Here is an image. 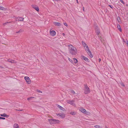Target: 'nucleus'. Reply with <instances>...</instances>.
Masks as SVG:
<instances>
[{"instance_id": "obj_39", "label": "nucleus", "mask_w": 128, "mask_h": 128, "mask_svg": "<svg viewBox=\"0 0 128 128\" xmlns=\"http://www.w3.org/2000/svg\"><path fill=\"white\" fill-rule=\"evenodd\" d=\"M125 42H126V43L127 44H128V41L127 40H126V41Z\"/></svg>"}, {"instance_id": "obj_45", "label": "nucleus", "mask_w": 128, "mask_h": 128, "mask_svg": "<svg viewBox=\"0 0 128 128\" xmlns=\"http://www.w3.org/2000/svg\"><path fill=\"white\" fill-rule=\"evenodd\" d=\"M76 0L77 1V0Z\"/></svg>"}, {"instance_id": "obj_6", "label": "nucleus", "mask_w": 128, "mask_h": 128, "mask_svg": "<svg viewBox=\"0 0 128 128\" xmlns=\"http://www.w3.org/2000/svg\"><path fill=\"white\" fill-rule=\"evenodd\" d=\"M24 79L28 83H30V79L29 77L28 76H25L24 77Z\"/></svg>"}, {"instance_id": "obj_41", "label": "nucleus", "mask_w": 128, "mask_h": 128, "mask_svg": "<svg viewBox=\"0 0 128 128\" xmlns=\"http://www.w3.org/2000/svg\"><path fill=\"white\" fill-rule=\"evenodd\" d=\"M101 59H100V58H99V62H100V61H101Z\"/></svg>"}, {"instance_id": "obj_40", "label": "nucleus", "mask_w": 128, "mask_h": 128, "mask_svg": "<svg viewBox=\"0 0 128 128\" xmlns=\"http://www.w3.org/2000/svg\"><path fill=\"white\" fill-rule=\"evenodd\" d=\"M99 39H100V40H101V41L102 42V40H101V39H102V37H100V38H99Z\"/></svg>"}, {"instance_id": "obj_23", "label": "nucleus", "mask_w": 128, "mask_h": 128, "mask_svg": "<svg viewBox=\"0 0 128 128\" xmlns=\"http://www.w3.org/2000/svg\"><path fill=\"white\" fill-rule=\"evenodd\" d=\"M0 115L1 116H3V117H6V115L5 114H1Z\"/></svg>"}, {"instance_id": "obj_27", "label": "nucleus", "mask_w": 128, "mask_h": 128, "mask_svg": "<svg viewBox=\"0 0 128 128\" xmlns=\"http://www.w3.org/2000/svg\"><path fill=\"white\" fill-rule=\"evenodd\" d=\"M87 115H88L89 114H90V113L88 112H86H86H85V113Z\"/></svg>"}, {"instance_id": "obj_36", "label": "nucleus", "mask_w": 128, "mask_h": 128, "mask_svg": "<svg viewBox=\"0 0 128 128\" xmlns=\"http://www.w3.org/2000/svg\"><path fill=\"white\" fill-rule=\"evenodd\" d=\"M120 1L123 4H124V2L122 0H120Z\"/></svg>"}, {"instance_id": "obj_16", "label": "nucleus", "mask_w": 128, "mask_h": 128, "mask_svg": "<svg viewBox=\"0 0 128 128\" xmlns=\"http://www.w3.org/2000/svg\"><path fill=\"white\" fill-rule=\"evenodd\" d=\"M58 115L62 118H64V116L63 114H58Z\"/></svg>"}, {"instance_id": "obj_10", "label": "nucleus", "mask_w": 128, "mask_h": 128, "mask_svg": "<svg viewBox=\"0 0 128 128\" xmlns=\"http://www.w3.org/2000/svg\"><path fill=\"white\" fill-rule=\"evenodd\" d=\"M82 57L83 59V60H84L88 62L89 61V60L87 58H86L84 56H82Z\"/></svg>"}, {"instance_id": "obj_17", "label": "nucleus", "mask_w": 128, "mask_h": 128, "mask_svg": "<svg viewBox=\"0 0 128 128\" xmlns=\"http://www.w3.org/2000/svg\"><path fill=\"white\" fill-rule=\"evenodd\" d=\"M58 107L60 110H64V108H62L61 106L58 105Z\"/></svg>"}, {"instance_id": "obj_34", "label": "nucleus", "mask_w": 128, "mask_h": 128, "mask_svg": "<svg viewBox=\"0 0 128 128\" xmlns=\"http://www.w3.org/2000/svg\"><path fill=\"white\" fill-rule=\"evenodd\" d=\"M37 92H39V93L40 92L41 93H42V92L39 90H37Z\"/></svg>"}, {"instance_id": "obj_43", "label": "nucleus", "mask_w": 128, "mask_h": 128, "mask_svg": "<svg viewBox=\"0 0 128 128\" xmlns=\"http://www.w3.org/2000/svg\"><path fill=\"white\" fill-rule=\"evenodd\" d=\"M106 128H108L107 127H106Z\"/></svg>"}, {"instance_id": "obj_1", "label": "nucleus", "mask_w": 128, "mask_h": 128, "mask_svg": "<svg viewBox=\"0 0 128 128\" xmlns=\"http://www.w3.org/2000/svg\"><path fill=\"white\" fill-rule=\"evenodd\" d=\"M68 47L69 52L71 54L75 55L77 54V50L75 47L71 45H69Z\"/></svg>"}, {"instance_id": "obj_24", "label": "nucleus", "mask_w": 128, "mask_h": 128, "mask_svg": "<svg viewBox=\"0 0 128 128\" xmlns=\"http://www.w3.org/2000/svg\"><path fill=\"white\" fill-rule=\"evenodd\" d=\"M70 114L72 115H74L76 113L75 112H70Z\"/></svg>"}, {"instance_id": "obj_37", "label": "nucleus", "mask_w": 128, "mask_h": 128, "mask_svg": "<svg viewBox=\"0 0 128 128\" xmlns=\"http://www.w3.org/2000/svg\"><path fill=\"white\" fill-rule=\"evenodd\" d=\"M109 6V7H110L112 9H113V7H112V6L111 5H108Z\"/></svg>"}, {"instance_id": "obj_4", "label": "nucleus", "mask_w": 128, "mask_h": 128, "mask_svg": "<svg viewBox=\"0 0 128 128\" xmlns=\"http://www.w3.org/2000/svg\"><path fill=\"white\" fill-rule=\"evenodd\" d=\"M66 102L70 104L71 105L74 106H75V104L74 103V100H68Z\"/></svg>"}, {"instance_id": "obj_9", "label": "nucleus", "mask_w": 128, "mask_h": 128, "mask_svg": "<svg viewBox=\"0 0 128 128\" xmlns=\"http://www.w3.org/2000/svg\"><path fill=\"white\" fill-rule=\"evenodd\" d=\"M83 113H85V112H86V110L83 108H80L79 109Z\"/></svg>"}, {"instance_id": "obj_12", "label": "nucleus", "mask_w": 128, "mask_h": 128, "mask_svg": "<svg viewBox=\"0 0 128 128\" xmlns=\"http://www.w3.org/2000/svg\"><path fill=\"white\" fill-rule=\"evenodd\" d=\"M86 50L87 52L88 53V52H90L91 53V51L89 50V48H88V46H87L86 47V48H84Z\"/></svg>"}, {"instance_id": "obj_38", "label": "nucleus", "mask_w": 128, "mask_h": 128, "mask_svg": "<svg viewBox=\"0 0 128 128\" xmlns=\"http://www.w3.org/2000/svg\"><path fill=\"white\" fill-rule=\"evenodd\" d=\"M118 22H119V20H120V18L119 17H118Z\"/></svg>"}, {"instance_id": "obj_25", "label": "nucleus", "mask_w": 128, "mask_h": 128, "mask_svg": "<svg viewBox=\"0 0 128 128\" xmlns=\"http://www.w3.org/2000/svg\"><path fill=\"white\" fill-rule=\"evenodd\" d=\"M10 22H6L5 23H4L3 24V25L4 26L6 24H8L10 23Z\"/></svg>"}, {"instance_id": "obj_7", "label": "nucleus", "mask_w": 128, "mask_h": 128, "mask_svg": "<svg viewBox=\"0 0 128 128\" xmlns=\"http://www.w3.org/2000/svg\"><path fill=\"white\" fill-rule=\"evenodd\" d=\"M50 34L52 36H54L56 34V32L54 30H52V31H50Z\"/></svg>"}, {"instance_id": "obj_5", "label": "nucleus", "mask_w": 128, "mask_h": 128, "mask_svg": "<svg viewBox=\"0 0 128 128\" xmlns=\"http://www.w3.org/2000/svg\"><path fill=\"white\" fill-rule=\"evenodd\" d=\"M32 7L36 11H38L39 9L38 6L34 5H32Z\"/></svg>"}, {"instance_id": "obj_32", "label": "nucleus", "mask_w": 128, "mask_h": 128, "mask_svg": "<svg viewBox=\"0 0 128 128\" xmlns=\"http://www.w3.org/2000/svg\"><path fill=\"white\" fill-rule=\"evenodd\" d=\"M0 119H3L4 120L5 119V118L3 117H0Z\"/></svg>"}, {"instance_id": "obj_31", "label": "nucleus", "mask_w": 128, "mask_h": 128, "mask_svg": "<svg viewBox=\"0 0 128 128\" xmlns=\"http://www.w3.org/2000/svg\"><path fill=\"white\" fill-rule=\"evenodd\" d=\"M96 32L97 34L98 35L100 33V32L98 30H97L96 31Z\"/></svg>"}, {"instance_id": "obj_30", "label": "nucleus", "mask_w": 128, "mask_h": 128, "mask_svg": "<svg viewBox=\"0 0 128 128\" xmlns=\"http://www.w3.org/2000/svg\"><path fill=\"white\" fill-rule=\"evenodd\" d=\"M34 97H30V98H27V100H31L32 98H33Z\"/></svg>"}, {"instance_id": "obj_11", "label": "nucleus", "mask_w": 128, "mask_h": 128, "mask_svg": "<svg viewBox=\"0 0 128 128\" xmlns=\"http://www.w3.org/2000/svg\"><path fill=\"white\" fill-rule=\"evenodd\" d=\"M54 25L56 26H60L61 25L60 23L56 22H54Z\"/></svg>"}, {"instance_id": "obj_3", "label": "nucleus", "mask_w": 128, "mask_h": 128, "mask_svg": "<svg viewBox=\"0 0 128 128\" xmlns=\"http://www.w3.org/2000/svg\"><path fill=\"white\" fill-rule=\"evenodd\" d=\"M85 90L84 93L85 94H88L90 92V89L86 85H84Z\"/></svg>"}, {"instance_id": "obj_8", "label": "nucleus", "mask_w": 128, "mask_h": 128, "mask_svg": "<svg viewBox=\"0 0 128 128\" xmlns=\"http://www.w3.org/2000/svg\"><path fill=\"white\" fill-rule=\"evenodd\" d=\"M78 62V60L75 58H73L72 61V63L74 64V63L75 64H76Z\"/></svg>"}, {"instance_id": "obj_29", "label": "nucleus", "mask_w": 128, "mask_h": 128, "mask_svg": "<svg viewBox=\"0 0 128 128\" xmlns=\"http://www.w3.org/2000/svg\"><path fill=\"white\" fill-rule=\"evenodd\" d=\"M68 60H69L72 63V59H70L69 58H68Z\"/></svg>"}, {"instance_id": "obj_22", "label": "nucleus", "mask_w": 128, "mask_h": 128, "mask_svg": "<svg viewBox=\"0 0 128 128\" xmlns=\"http://www.w3.org/2000/svg\"><path fill=\"white\" fill-rule=\"evenodd\" d=\"M5 8L2 6H0V10H4Z\"/></svg>"}, {"instance_id": "obj_21", "label": "nucleus", "mask_w": 128, "mask_h": 128, "mask_svg": "<svg viewBox=\"0 0 128 128\" xmlns=\"http://www.w3.org/2000/svg\"><path fill=\"white\" fill-rule=\"evenodd\" d=\"M88 54H90V58H92L93 57L92 55V53H91H91L90 52H88Z\"/></svg>"}, {"instance_id": "obj_28", "label": "nucleus", "mask_w": 128, "mask_h": 128, "mask_svg": "<svg viewBox=\"0 0 128 128\" xmlns=\"http://www.w3.org/2000/svg\"><path fill=\"white\" fill-rule=\"evenodd\" d=\"M71 92L73 94H76L75 92L73 90H72L71 91Z\"/></svg>"}, {"instance_id": "obj_13", "label": "nucleus", "mask_w": 128, "mask_h": 128, "mask_svg": "<svg viewBox=\"0 0 128 128\" xmlns=\"http://www.w3.org/2000/svg\"><path fill=\"white\" fill-rule=\"evenodd\" d=\"M8 61L9 62H10L11 63H14L16 62L14 60L10 59L8 60Z\"/></svg>"}, {"instance_id": "obj_18", "label": "nucleus", "mask_w": 128, "mask_h": 128, "mask_svg": "<svg viewBox=\"0 0 128 128\" xmlns=\"http://www.w3.org/2000/svg\"><path fill=\"white\" fill-rule=\"evenodd\" d=\"M117 28L118 29L120 32L122 31V29L121 28L119 24H118L117 26Z\"/></svg>"}, {"instance_id": "obj_2", "label": "nucleus", "mask_w": 128, "mask_h": 128, "mask_svg": "<svg viewBox=\"0 0 128 128\" xmlns=\"http://www.w3.org/2000/svg\"><path fill=\"white\" fill-rule=\"evenodd\" d=\"M49 120L50 124H58L60 122L59 120L54 119Z\"/></svg>"}, {"instance_id": "obj_42", "label": "nucleus", "mask_w": 128, "mask_h": 128, "mask_svg": "<svg viewBox=\"0 0 128 128\" xmlns=\"http://www.w3.org/2000/svg\"><path fill=\"white\" fill-rule=\"evenodd\" d=\"M124 40V42H125L124 41V40Z\"/></svg>"}, {"instance_id": "obj_14", "label": "nucleus", "mask_w": 128, "mask_h": 128, "mask_svg": "<svg viewBox=\"0 0 128 128\" xmlns=\"http://www.w3.org/2000/svg\"><path fill=\"white\" fill-rule=\"evenodd\" d=\"M82 44L83 46H84L85 48V47H86L87 46V44L86 43L83 41H82Z\"/></svg>"}, {"instance_id": "obj_26", "label": "nucleus", "mask_w": 128, "mask_h": 128, "mask_svg": "<svg viewBox=\"0 0 128 128\" xmlns=\"http://www.w3.org/2000/svg\"><path fill=\"white\" fill-rule=\"evenodd\" d=\"M22 30L20 29L19 31H18L17 32H16V33H18L20 32H22Z\"/></svg>"}, {"instance_id": "obj_44", "label": "nucleus", "mask_w": 128, "mask_h": 128, "mask_svg": "<svg viewBox=\"0 0 128 128\" xmlns=\"http://www.w3.org/2000/svg\"><path fill=\"white\" fill-rule=\"evenodd\" d=\"M77 3H78V0H77Z\"/></svg>"}, {"instance_id": "obj_35", "label": "nucleus", "mask_w": 128, "mask_h": 128, "mask_svg": "<svg viewBox=\"0 0 128 128\" xmlns=\"http://www.w3.org/2000/svg\"><path fill=\"white\" fill-rule=\"evenodd\" d=\"M64 24L65 26H68L66 22H64Z\"/></svg>"}, {"instance_id": "obj_19", "label": "nucleus", "mask_w": 128, "mask_h": 128, "mask_svg": "<svg viewBox=\"0 0 128 128\" xmlns=\"http://www.w3.org/2000/svg\"><path fill=\"white\" fill-rule=\"evenodd\" d=\"M24 18L21 17H19L18 20L19 21H23Z\"/></svg>"}, {"instance_id": "obj_20", "label": "nucleus", "mask_w": 128, "mask_h": 128, "mask_svg": "<svg viewBox=\"0 0 128 128\" xmlns=\"http://www.w3.org/2000/svg\"><path fill=\"white\" fill-rule=\"evenodd\" d=\"M94 127L96 128H102V127L99 125H96Z\"/></svg>"}, {"instance_id": "obj_33", "label": "nucleus", "mask_w": 128, "mask_h": 128, "mask_svg": "<svg viewBox=\"0 0 128 128\" xmlns=\"http://www.w3.org/2000/svg\"><path fill=\"white\" fill-rule=\"evenodd\" d=\"M121 85L123 86H124L125 85L124 84H123L122 83H121L120 84Z\"/></svg>"}, {"instance_id": "obj_15", "label": "nucleus", "mask_w": 128, "mask_h": 128, "mask_svg": "<svg viewBox=\"0 0 128 128\" xmlns=\"http://www.w3.org/2000/svg\"><path fill=\"white\" fill-rule=\"evenodd\" d=\"M14 128H18L19 126L18 124H14Z\"/></svg>"}]
</instances>
